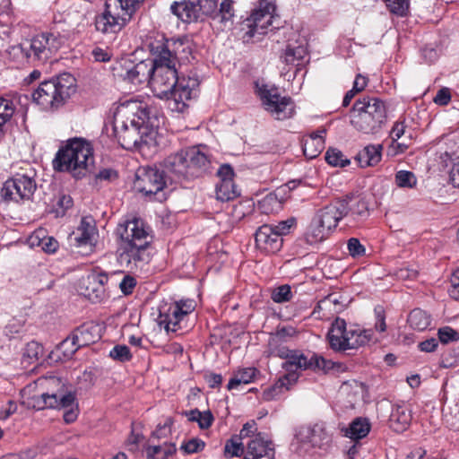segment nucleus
<instances>
[{"instance_id":"1","label":"nucleus","mask_w":459,"mask_h":459,"mask_svg":"<svg viewBox=\"0 0 459 459\" xmlns=\"http://www.w3.org/2000/svg\"><path fill=\"white\" fill-rule=\"evenodd\" d=\"M151 68L149 82L155 95L165 99L171 111L184 112L188 101L197 95L198 79L195 76L179 77L177 68L171 65H151Z\"/></svg>"},{"instance_id":"2","label":"nucleus","mask_w":459,"mask_h":459,"mask_svg":"<svg viewBox=\"0 0 459 459\" xmlns=\"http://www.w3.org/2000/svg\"><path fill=\"white\" fill-rule=\"evenodd\" d=\"M117 234L120 238L117 251L120 266L130 272L143 268L150 260L147 252L152 241L150 227L134 217L119 223Z\"/></svg>"},{"instance_id":"3","label":"nucleus","mask_w":459,"mask_h":459,"mask_svg":"<svg viewBox=\"0 0 459 459\" xmlns=\"http://www.w3.org/2000/svg\"><path fill=\"white\" fill-rule=\"evenodd\" d=\"M207 155L196 147L181 150L163 161L164 172L173 182H181L200 177L207 169Z\"/></svg>"},{"instance_id":"4","label":"nucleus","mask_w":459,"mask_h":459,"mask_svg":"<svg viewBox=\"0 0 459 459\" xmlns=\"http://www.w3.org/2000/svg\"><path fill=\"white\" fill-rule=\"evenodd\" d=\"M93 161L91 143L82 138H74L58 150L53 166L58 171H67L73 177L81 178L87 174Z\"/></svg>"},{"instance_id":"5","label":"nucleus","mask_w":459,"mask_h":459,"mask_svg":"<svg viewBox=\"0 0 459 459\" xmlns=\"http://www.w3.org/2000/svg\"><path fill=\"white\" fill-rule=\"evenodd\" d=\"M48 390L38 396H33L28 404L35 410L47 408L65 410L64 420L66 423L74 422L78 416L74 394L68 391L62 380L56 377L47 379Z\"/></svg>"},{"instance_id":"6","label":"nucleus","mask_w":459,"mask_h":459,"mask_svg":"<svg viewBox=\"0 0 459 459\" xmlns=\"http://www.w3.org/2000/svg\"><path fill=\"white\" fill-rule=\"evenodd\" d=\"M327 338L330 347L335 351L358 349L379 341L373 329H362L355 325L347 326L345 320L340 317L332 323Z\"/></svg>"},{"instance_id":"7","label":"nucleus","mask_w":459,"mask_h":459,"mask_svg":"<svg viewBox=\"0 0 459 459\" xmlns=\"http://www.w3.org/2000/svg\"><path fill=\"white\" fill-rule=\"evenodd\" d=\"M386 121L384 101L376 97H363L355 101L351 115V124L364 134H375Z\"/></svg>"},{"instance_id":"8","label":"nucleus","mask_w":459,"mask_h":459,"mask_svg":"<svg viewBox=\"0 0 459 459\" xmlns=\"http://www.w3.org/2000/svg\"><path fill=\"white\" fill-rule=\"evenodd\" d=\"M75 78L67 73L45 81L33 92L32 99L42 109L56 108L70 99L76 91Z\"/></svg>"},{"instance_id":"9","label":"nucleus","mask_w":459,"mask_h":459,"mask_svg":"<svg viewBox=\"0 0 459 459\" xmlns=\"http://www.w3.org/2000/svg\"><path fill=\"white\" fill-rule=\"evenodd\" d=\"M145 0H106L105 11L96 17L97 30L103 33L120 31Z\"/></svg>"},{"instance_id":"10","label":"nucleus","mask_w":459,"mask_h":459,"mask_svg":"<svg viewBox=\"0 0 459 459\" xmlns=\"http://www.w3.org/2000/svg\"><path fill=\"white\" fill-rule=\"evenodd\" d=\"M149 49L152 56L151 65H171L188 60L192 48L190 43L183 39H166L160 37L152 40Z\"/></svg>"},{"instance_id":"11","label":"nucleus","mask_w":459,"mask_h":459,"mask_svg":"<svg viewBox=\"0 0 459 459\" xmlns=\"http://www.w3.org/2000/svg\"><path fill=\"white\" fill-rule=\"evenodd\" d=\"M61 44V40L53 33H41L23 40L13 47L12 50L14 54L22 53L27 58L47 61L60 48Z\"/></svg>"},{"instance_id":"12","label":"nucleus","mask_w":459,"mask_h":459,"mask_svg":"<svg viewBox=\"0 0 459 459\" xmlns=\"http://www.w3.org/2000/svg\"><path fill=\"white\" fill-rule=\"evenodd\" d=\"M255 91L262 104L275 119L284 120L292 117L294 104L290 97L281 96L273 85L255 83Z\"/></svg>"},{"instance_id":"13","label":"nucleus","mask_w":459,"mask_h":459,"mask_svg":"<svg viewBox=\"0 0 459 459\" xmlns=\"http://www.w3.org/2000/svg\"><path fill=\"white\" fill-rule=\"evenodd\" d=\"M114 133L118 143L126 150L151 145L155 142L156 131L149 126H138L114 121Z\"/></svg>"},{"instance_id":"14","label":"nucleus","mask_w":459,"mask_h":459,"mask_svg":"<svg viewBox=\"0 0 459 459\" xmlns=\"http://www.w3.org/2000/svg\"><path fill=\"white\" fill-rule=\"evenodd\" d=\"M334 366L331 360L325 359L324 357L316 354H305L297 350H292L285 361L281 364V368L285 370L284 375H295L297 380L299 377V370H322L328 372Z\"/></svg>"},{"instance_id":"15","label":"nucleus","mask_w":459,"mask_h":459,"mask_svg":"<svg viewBox=\"0 0 459 459\" xmlns=\"http://www.w3.org/2000/svg\"><path fill=\"white\" fill-rule=\"evenodd\" d=\"M274 12L275 5L273 3L261 0L242 24V30H245L244 39L259 38L266 34L268 28L273 24Z\"/></svg>"},{"instance_id":"16","label":"nucleus","mask_w":459,"mask_h":459,"mask_svg":"<svg viewBox=\"0 0 459 459\" xmlns=\"http://www.w3.org/2000/svg\"><path fill=\"white\" fill-rule=\"evenodd\" d=\"M295 439L299 445V453H308L311 449H325L332 442V435L327 431L325 423L313 426H302L298 429Z\"/></svg>"},{"instance_id":"17","label":"nucleus","mask_w":459,"mask_h":459,"mask_svg":"<svg viewBox=\"0 0 459 459\" xmlns=\"http://www.w3.org/2000/svg\"><path fill=\"white\" fill-rule=\"evenodd\" d=\"M199 18L211 17L215 23L220 24L221 30L230 29L233 25L234 9L231 0H198Z\"/></svg>"},{"instance_id":"18","label":"nucleus","mask_w":459,"mask_h":459,"mask_svg":"<svg viewBox=\"0 0 459 459\" xmlns=\"http://www.w3.org/2000/svg\"><path fill=\"white\" fill-rule=\"evenodd\" d=\"M36 188L37 185L32 178L17 174L4 182L1 189V196L5 201L30 200Z\"/></svg>"},{"instance_id":"19","label":"nucleus","mask_w":459,"mask_h":459,"mask_svg":"<svg viewBox=\"0 0 459 459\" xmlns=\"http://www.w3.org/2000/svg\"><path fill=\"white\" fill-rule=\"evenodd\" d=\"M148 105L141 100H128L117 107L115 113L114 121L134 125L138 126H149Z\"/></svg>"},{"instance_id":"20","label":"nucleus","mask_w":459,"mask_h":459,"mask_svg":"<svg viewBox=\"0 0 459 459\" xmlns=\"http://www.w3.org/2000/svg\"><path fill=\"white\" fill-rule=\"evenodd\" d=\"M165 172L160 171L155 168H147L137 174L135 187L146 196H157L156 199L161 200L160 193L167 185L164 176Z\"/></svg>"},{"instance_id":"21","label":"nucleus","mask_w":459,"mask_h":459,"mask_svg":"<svg viewBox=\"0 0 459 459\" xmlns=\"http://www.w3.org/2000/svg\"><path fill=\"white\" fill-rule=\"evenodd\" d=\"M348 213L347 200L338 199L320 209L314 218L318 221V223L325 225L328 230H332Z\"/></svg>"},{"instance_id":"22","label":"nucleus","mask_w":459,"mask_h":459,"mask_svg":"<svg viewBox=\"0 0 459 459\" xmlns=\"http://www.w3.org/2000/svg\"><path fill=\"white\" fill-rule=\"evenodd\" d=\"M255 246L265 254H274L282 246V238L274 232L273 225L264 224L255 232Z\"/></svg>"},{"instance_id":"23","label":"nucleus","mask_w":459,"mask_h":459,"mask_svg":"<svg viewBox=\"0 0 459 459\" xmlns=\"http://www.w3.org/2000/svg\"><path fill=\"white\" fill-rule=\"evenodd\" d=\"M98 230L91 219L83 218L74 232V246L91 252L97 242Z\"/></svg>"},{"instance_id":"24","label":"nucleus","mask_w":459,"mask_h":459,"mask_svg":"<svg viewBox=\"0 0 459 459\" xmlns=\"http://www.w3.org/2000/svg\"><path fill=\"white\" fill-rule=\"evenodd\" d=\"M151 71V65L146 61H142L137 64L128 62L125 64L124 72H122L119 76L129 83L138 86L149 82Z\"/></svg>"},{"instance_id":"25","label":"nucleus","mask_w":459,"mask_h":459,"mask_svg":"<svg viewBox=\"0 0 459 459\" xmlns=\"http://www.w3.org/2000/svg\"><path fill=\"white\" fill-rule=\"evenodd\" d=\"M274 450L271 442L264 440L261 434L247 442L244 459H273Z\"/></svg>"},{"instance_id":"26","label":"nucleus","mask_w":459,"mask_h":459,"mask_svg":"<svg viewBox=\"0 0 459 459\" xmlns=\"http://www.w3.org/2000/svg\"><path fill=\"white\" fill-rule=\"evenodd\" d=\"M179 311L178 306L173 303L161 305L159 308L158 324L163 326L167 332H177L180 328V322L183 320Z\"/></svg>"},{"instance_id":"27","label":"nucleus","mask_w":459,"mask_h":459,"mask_svg":"<svg viewBox=\"0 0 459 459\" xmlns=\"http://www.w3.org/2000/svg\"><path fill=\"white\" fill-rule=\"evenodd\" d=\"M72 335L77 347H85L100 339V326L94 323L83 324L75 329Z\"/></svg>"},{"instance_id":"28","label":"nucleus","mask_w":459,"mask_h":459,"mask_svg":"<svg viewBox=\"0 0 459 459\" xmlns=\"http://www.w3.org/2000/svg\"><path fill=\"white\" fill-rule=\"evenodd\" d=\"M198 0H183L171 4V12L184 22L199 20Z\"/></svg>"},{"instance_id":"29","label":"nucleus","mask_w":459,"mask_h":459,"mask_svg":"<svg viewBox=\"0 0 459 459\" xmlns=\"http://www.w3.org/2000/svg\"><path fill=\"white\" fill-rule=\"evenodd\" d=\"M411 421V410L405 404H397L393 407L389 417V426L395 432L407 429Z\"/></svg>"},{"instance_id":"30","label":"nucleus","mask_w":459,"mask_h":459,"mask_svg":"<svg viewBox=\"0 0 459 459\" xmlns=\"http://www.w3.org/2000/svg\"><path fill=\"white\" fill-rule=\"evenodd\" d=\"M325 129H319L312 133L308 137L304 140L303 152L308 159L317 157L325 148Z\"/></svg>"},{"instance_id":"31","label":"nucleus","mask_w":459,"mask_h":459,"mask_svg":"<svg viewBox=\"0 0 459 459\" xmlns=\"http://www.w3.org/2000/svg\"><path fill=\"white\" fill-rule=\"evenodd\" d=\"M29 244L31 247H40L44 252L48 254L55 253L59 244L56 238L48 236L45 229L36 230L29 238Z\"/></svg>"},{"instance_id":"32","label":"nucleus","mask_w":459,"mask_h":459,"mask_svg":"<svg viewBox=\"0 0 459 459\" xmlns=\"http://www.w3.org/2000/svg\"><path fill=\"white\" fill-rule=\"evenodd\" d=\"M297 383V377L293 374L283 375L272 386L266 388L263 393V399L272 401L279 397L285 391H288Z\"/></svg>"},{"instance_id":"33","label":"nucleus","mask_w":459,"mask_h":459,"mask_svg":"<svg viewBox=\"0 0 459 459\" xmlns=\"http://www.w3.org/2000/svg\"><path fill=\"white\" fill-rule=\"evenodd\" d=\"M381 144H369L357 154L356 160L361 168L375 166L381 160Z\"/></svg>"},{"instance_id":"34","label":"nucleus","mask_w":459,"mask_h":459,"mask_svg":"<svg viewBox=\"0 0 459 459\" xmlns=\"http://www.w3.org/2000/svg\"><path fill=\"white\" fill-rule=\"evenodd\" d=\"M370 430V425L366 419H355L348 428L343 429L344 436L352 440H358L365 437Z\"/></svg>"},{"instance_id":"35","label":"nucleus","mask_w":459,"mask_h":459,"mask_svg":"<svg viewBox=\"0 0 459 459\" xmlns=\"http://www.w3.org/2000/svg\"><path fill=\"white\" fill-rule=\"evenodd\" d=\"M306 56L307 49L304 46L289 45L281 56V59L288 65H300Z\"/></svg>"},{"instance_id":"36","label":"nucleus","mask_w":459,"mask_h":459,"mask_svg":"<svg viewBox=\"0 0 459 459\" xmlns=\"http://www.w3.org/2000/svg\"><path fill=\"white\" fill-rule=\"evenodd\" d=\"M256 369L255 368H243L236 372L233 377L228 383V389H238L242 385H247L255 377Z\"/></svg>"},{"instance_id":"37","label":"nucleus","mask_w":459,"mask_h":459,"mask_svg":"<svg viewBox=\"0 0 459 459\" xmlns=\"http://www.w3.org/2000/svg\"><path fill=\"white\" fill-rule=\"evenodd\" d=\"M175 452V445L167 442H164L162 445L149 446L146 448L147 459H168Z\"/></svg>"},{"instance_id":"38","label":"nucleus","mask_w":459,"mask_h":459,"mask_svg":"<svg viewBox=\"0 0 459 459\" xmlns=\"http://www.w3.org/2000/svg\"><path fill=\"white\" fill-rule=\"evenodd\" d=\"M407 322L411 328L424 331L430 325V317L425 311L415 308L409 314Z\"/></svg>"},{"instance_id":"39","label":"nucleus","mask_w":459,"mask_h":459,"mask_svg":"<svg viewBox=\"0 0 459 459\" xmlns=\"http://www.w3.org/2000/svg\"><path fill=\"white\" fill-rule=\"evenodd\" d=\"M331 230H328L325 225L318 223V221L313 218L312 222L309 226V230L307 233V239L309 243H318L325 239Z\"/></svg>"},{"instance_id":"40","label":"nucleus","mask_w":459,"mask_h":459,"mask_svg":"<svg viewBox=\"0 0 459 459\" xmlns=\"http://www.w3.org/2000/svg\"><path fill=\"white\" fill-rule=\"evenodd\" d=\"M238 192L233 181L221 180L216 185V198L221 202H227L238 196Z\"/></svg>"},{"instance_id":"41","label":"nucleus","mask_w":459,"mask_h":459,"mask_svg":"<svg viewBox=\"0 0 459 459\" xmlns=\"http://www.w3.org/2000/svg\"><path fill=\"white\" fill-rule=\"evenodd\" d=\"M349 212L359 218H366L368 215V203L360 197L346 196Z\"/></svg>"},{"instance_id":"42","label":"nucleus","mask_w":459,"mask_h":459,"mask_svg":"<svg viewBox=\"0 0 459 459\" xmlns=\"http://www.w3.org/2000/svg\"><path fill=\"white\" fill-rule=\"evenodd\" d=\"M258 208L263 213H273L277 212L281 209V203L280 202L276 195L269 194L266 196H264L261 201H259Z\"/></svg>"},{"instance_id":"43","label":"nucleus","mask_w":459,"mask_h":459,"mask_svg":"<svg viewBox=\"0 0 459 459\" xmlns=\"http://www.w3.org/2000/svg\"><path fill=\"white\" fill-rule=\"evenodd\" d=\"M297 333L296 328L291 325L279 326L276 331L270 335L269 340L273 341V343L276 342L284 343L295 337Z\"/></svg>"},{"instance_id":"44","label":"nucleus","mask_w":459,"mask_h":459,"mask_svg":"<svg viewBox=\"0 0 459 459\" xmlns=\"http://www.w3.org/2000/svg\"><path fill=\"white\" fill-rule=\"evenodd\" d=\"M243 444L239 437L233 436L229 439L224 447V454L226 457L239 456L245 454Z\"/></svg>"},{"instance_id":"45","label":"nucleus","mask_w":459,"mask_h":459,"mask_svg":"<svg viewBox=\"0 0 459 459\" xmlns=\"http://www.w3.org/2000/svg\"><path fill=\"white\" fill-rule=\"evenodd\" d=\"M325 160L332 166L345 167L350 160L344 158L342 152L337 149L330 148L325 153Z\"/></svg>"},{"instance_id":"46","label":"nucleus","mask_w":459,"mask_h":459,"mask_svg":"<svg viewBox=\"0 0 459 459\" xmlns=\"http://www.w3.org/2000/svg\"><path fill=\"white\" fill-rule=\"evenodd\" d=\"M395 183L399 187L412 188L416 186L415 175L407 170H400L395 174Z\"/></svg>"},{"instance_id":"47","label":"nucleus","mask_w":459,"mask_h":459,"mask_svg":"<svg viewBox=\"0 0 459 459\" xmlns=\"http://www.w3.org/2000/svg\"><path fill=\"white\" fill-rule=\"evenodd\" d=\"M272 299L276 303L290 301L292 298L291 288L288 284L281 285L272 291Z\"/></svg>"},{"instance_id":"48","label":"nucleus","mask_w":459,"mask_h":459,"mask_svg":"<svg viewBox=\"0 0 459 459\" xmlns=\"http://www.w3.org/2000/svg\"><path fill=\"white\" fill-rule=\"evenodd\" d=\"M80 347L74 342L73 335L64 340L56 348V352L62 353L65 359H71Z\"/></svg>"},{"instance_id":"49","label":"nucleus","mask_w":459,"mask_h":459,"mask_svg":"<svg viewBox=\"0 0 459 459\" xmlns=\"http://www.w3.org/2000/svg\"><path fill=\"white\" fill-rule=\"evenodd\" d=\"M83 295L92 302L100 301L105 296V288L101 285H90L86 283Z\"/></svg>"},{"instance_id":"50","label":"nucleus","mask_w":459,"mask_h":459,"mask_svg":"<svg viewBox=\"0 0 459 459\" xmlns=\"http://www.w3.org/2000/svg\"><path fill=\"white\" fill-rule=\"evenodd\" d=\"M437 335L439 341L444 344L459 340V333L450 326H444L439 328Z\"/></svg>"},{"instance_id":"51","label":"nucleus","mask_w":459,"mask_h":459,"mask_svg":"<svg viewBox=\"0 0 459 459\" xmlns=\"http://www.w3.org/2000/svg\"><path fill=\"white\" fill-rule=\"evenodd\" d=\"M375 325L374 329L378 333H383L386 331L385 312L382 306H377L374 309Z\"/></svg>"},{"instance_id":"52","label":"nucleus","mask_w":459,"mask_h":459,"mask_svg":"<svg viewBox=\"0 0 459 459\" xmlns=\"http://www.w3.org/2000/svg\"><path fill=\"white\" fill-rule=\"evenodd\" d=\"M109 356L121 362L128 361L132 358L130 350L126 345H116L110 351Z\"/></svg>"},{"instance_id":"53","label":"nucleus","mask_w":459,"mask_h":459,"mask_svg":"<svg viewBox=\"0 0 459 459\" xmlns=\"http://www.w3.org/2000/svg\"><path fill=\"white\" fill-rule=\"evenodd\" d=\"M269 352L272 356L279 357L281 359H286L292 350L288 349L283 345V342H276L273 343V341L269 340Z\"/></svg>"},{"instance_id":"54","label":"nucleus","mask_w":459,"mask_h":459,"mask_svg":"<svg viewBox=\"0 0 459 459\" xmlns=\"http://www.w3.org/2000/svg\"><path fill=\"white\" fill-rule=\"evenodd\" d=\"M349 254L353 258L363 256L366 253L365 247L356 238H351L347 241Z\"/></svg>"},{"instance_id":"55","label":"nucleus","mask_w":459,"mask_h":459,"mask_svg":"<svg viewBox=\"0 0 459 459\" xmlns=\"http://www.w3.org/2000/svg\"><path fill=\"white\" fill-rule=\"evenodd\" d=\"M390 11L398 15H404L409 9V0H385Z\"/></svg>"},{"instance_id":"56","label":"nucleus","mask_w":459,"mask_h":459,"mask_svg":"<svg viewBox=\"0 0 459 459\" xmlns=\"http://www.w3.org/2000/svg\"><path fill=\"white\" fill-rule=\"evenodd\" d=\"M295 223L296 220L294 218H290L286 221L278 222L277 225H273V229L274 230V232L279 234V237L282 238V236L287 235Z\"/></svg>"},{"instance_id":"57","label":"nucleus","mask_w":459,"mask_h":459,"mask_svg":"<svg viewBox=\"0 0 459 459\" xmlns=\"http://www.w3.org/2000/svg\"><path fill=\"white\" fill-rule=\"evenodd\" d=\"M204 447V442L198 438H192L181 446V449L184 450L186 454L197 453L203 450Z\"/></svg>"},{"instance_id":"58","label":"nucleus","mask_w":459,"mask_h":459,"mask_svg":"<svg viewBox=\"0 0 459 459\" xmlns=\"http://www.w3.org/2000/svg\"><path fill=\"white\" fill-rule=\"evenodd\" d=\"M171 424L172 420L170 418L166 419L164 423L159 424L157 429L152 432V437H156L158 439L167 437L171 432Z\"/></svg>"},{"instance_id":"59","label":"nucleus","mask_w":459,"mask_h":459,"mask_svg":"<svg viewBox=\"0 0 459 459\" xmlns=\"http://www.w3.org/2000/svg\"><path fill=\"white\" fill-rule=\"evenodd\" d=\"M43 353V347L37 342H30L25 350V354L30 359H38Z\"/></svg>"},{"instance_id":"60","label":"nucleus","mask_w":459,"mask_h":459,"mask_svg":"<svg viewBox=\"0 0 459 459\" xmlns=\"http://www.w3.org/2000/svg\"><path fill=\"white\" fill-rule=\"evenodd\" d=\"M397 279L399 280H413L418 275V271L412 267H402L395 273Z\"/></svg>"},{"instance_id":"61","label":"nucleus","mask_w":459,"mask_h":459,"mask_svg":"<svg viewBox=\"0 0 459 459\" xmlns=\"http://www.w3.org/2000/svg\"><path fill=\"white\" fill-rule=\"evenodd\" d=\"M136 285V281L134 277L126 275L119 283V288L125 295L131 294Z\"/></svg>"},{"instance_id":"62","label":"nucleus","mask_w":459,"mask_h":459,"mask_svg":"<svg viewBox=\"0 0 459 459\" xmlns=\"http://www.w3.org/2000/svg\"><path fill=\"white\" fill-rule=\"evenodd\" d=\"M174 305H177L179 308V314L184 318L186 316L190 314L195 309V302L194 300L187 299V300H180L178 302L173 303Z\"/></svg>"},{"instance_id":"63","label":"nucleus","mask_w":459,"mask_h":459,"mask_svg":"<svg viewBox=\"0 0 459 459\" xmlns=\"http://www.w3.org/2000/svg\"><path fill=\"white\" fill-rule=\"evenodd\" d=\"M108 282V274L105 273H100L98 274H92L89 275L86 280L85 283H89L90 285H101L104 287V285Z\"/></svg>"},{"instance_id":"64","label":"nucleus","mask_w":459,"mask_h":459,"mask_svg":"<svg viewBox=\"0 0 459 459\" xmlns=\"http://www.w3.org/2000/svg\"><path fill=\"white\" fill-rule=\"evenodd\" d=\"M451 100L450 91L447 88L439 90L434 98V102L437 105L445 106L448 104Z\"/></svg>"}]
</instances>
